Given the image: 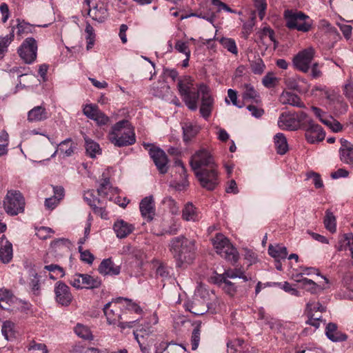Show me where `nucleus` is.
I'll list each match as a JSON object with an SVG mask.
<instances>
[{"mask_svg": "<svg viewBox=\"0 0 353 353\" xmlns=\"http://www.w3.org/2000/svg\"><path fill=\"white\" fill-rule=\"evenodd\" d=\"M201 335V324H198L193 330L191 336L192 350H196L199 344Z\"/></svg>", "mask_w": 353, "mask_h": 353, "instance_id": "4d7b16f0", "label": "nucleus"}, {"mask_svg": "<svg viewBox=\"0 0 353 353\" xmlns=\"http://www.w3.org/2000/svg\"><path fill=\"white\" fill-rule=\"evenodd\" d=\"M122 305H124L123 298H119L115 301L109 302L104 305V314L106 316L108 324H118V326L121 329L131 328L137 320L122 321L124 319Z\"/></svg>", "mask_w": 353, "mask_h": 353, "instance_id": "20e7f679", "label": "nucleus"}, {"mask_svg": "<svg viewBox=\"0 0 353 353\" xmlns=\"http://www.w3.org/2000/svg\"><path fill=\"white\" fill-rule=\"evenodd\" d=\"M217 167L203 168L194 172L201 186L208 191L214 190L219 184Z\"/></svg>", "mask_w": 353, "mask_h": 353, "instance_id": "1a4fd4ad", "label": "nucleus"}, {"mask_svg": "<svg viewBox=\"0 0 353 353\" xmlns=\"http://www.w3.org/2000/svg\"><path fill=\"white\" fill-rule=\"evenodd\" d=\"M183 139L185 143L190 142L199 132L201 128L190 122L185 123L182 127Z\"/></svg>", "mask_w": 353, "mask_h": 353, "instance_id": "cd10ccee", "label": "nucleus"}, {"mask_svg": "<svg viewBox=\"0 0 353 353\" xmlns=\"http://www.w3.org/2000/svg\"><path fill=\"white\" fill-rule=\"evenodd\" d=\"M305 139L310 143H315L325 139V132L321 125L314 121H310L308 126H305Z\"/></svg>", "mask_w": 353, "mask_h": 353, "instance_id": "dca6fc26", "label": "nucleus"}, {"mask_svg": "<svg viewBox=\"0 0 353 353\" xmlns=\"http://www.w3.org/2000/svg\"><path fill=\"white\" fill-rule=\"evenodd\" d=\"M295 118L299 121V128L302 126L304 129L305 126H308L310 121H313L311 119L309 118L308 115L303 112L300 111L295 114Z\"/></svg>", "mask_w": 353, "mask_h": 353, "instance_id": "e2e57ef3", "label": "nucleus"}, {"mask_svg": "<svg viewBox=\"0 0 353 353\" xmlns=\"http://www.w3.org/2000/svg\"><path fill=\"white\" fill-rule=\"evenodd\" d=\"M74 332L79 337L84 340L92 341L94 339V336L90 328L81 323H77L76 325L74 327Z\"/></svg>", "mask_w": 353, "mask_h": 353, "instance_id": "58836bf2", "label": "nucleus"}, {"mask_svg": "<svg viewBox=\"0 0 353 353\" xmlns=\"http://www.w3.org/2000/svg\"><path fill=\"white\" fill-rule=\"evenodd\" d=\"M55 301L62 306H68L72 301L73 296L69 286L62 281H57L54 289Z\"/></svg>", "mask_w": 353, "mask_h": 353, "instance_id": "4468645a", "label": "nucleus"}, {"mask_svg": "<svg viewBox=\"0 0 353 353\" xmlns=\"http://www.w3.org/2000/svg\"><path fill=\"white\" fill-rule=\"evenodd\" d=\"M255 11L252 13L250 20L243 25V33L247 37L252 32L253 27L255 25Z\"/></svg>", "mask_w": 353, "mask_h": 353, "instance_id": "69168bd1", "label": "nucleus"}, {"mask_svg": "<svg viewBox=\"0 0 353 353\" xmlns=\"http://www.w3.org/2000/svg\"><path fill=\"white\" fill-rule=\"evenodd\" d=\"M123 303L124 305H122V307H125L123 314L124 319L126 321H128L127 316L129 312H134L136 314H141L142 312L141 308L137 303L132 302L129 299L123 298Z\"/></svg>", "mask_w": 353, "mask_h": 353, "instance_id": "ea45409f", "label": "nucleus"}, {"mask_svg": "<svg viewBox=\"0 0 353 353\" xmlns=\"http://www.w3.org/2000/svg\"><path fill=\"white\" fill-rule=\"evenodd\" d=\"M315 50L312 47L307 48L294 56L293 58V65L297 70L306 73L310 70Z\"/></svg>", "mask_w": 353, "mask_h": 353, "instance_id": "f8f14e48", "label": "nucleus"}, {"mask_svg": "<svg viewBox=\"0 0 353 353\" xmlns=\"http://www.w3.org/2000/svg\"><path fill=\"white\" fill-rule=\"evenodd\" d=\"M134 226L123 220H117L113 225L116 235L119 239L126 237L134 230Z\"/></svg>", "mask_w": 353, "mask_h": 353, "instance_id": "393cba45", "label": "nucleus"}, {"mask_svg": "<svg viewBox=\"0 0 353 353\" xmlns=\"http://www.w3.org/2000/svg\"><path fill=\"white\" fill-rule=\"evenodd\" d=\"M278 126L283 130H296L299 129V121L295 114L283 112L279 117Z\"/></svg>", "mask_w": 353, "mask_h": 353, "instance_id": "a211bd4d", "label": "nucleus"}, {"mask_svg": "<svg viewBox=\"0 0 353 353\" xmlns=\"http://www.w3.org/2000/svg\"><path fill=\"white\" fill-rule=\"evenodd\" d=\"M182 218L187 221H196L199 216L196 208L190 203H187L182 211Z\"/></svg>", "mask_w": 353, "mask_h": 353, "instance_id": "f704fd0d", "label": "nucleus"}, {"mask_svg": "<svg viewBox=\"0 0 353 353\" xmlns=\"http://www.w3.org/2000/svg\"><path fill=\"white\" fill-rule=\"evenodd\" d=\"M268 253L276 260L285 259L288 256L286 247L281 244H276L275 245H270L268 247Z\"/></svg>", "mask_w": 353, "mask_h": 353, "instance_id": "2f4dec72", "label": "nucleus"}, {"mask_svg": "<svg viewBox=\"0 0 353 353\" xmlns=\"http://www.w3.org/2000/svg\"><path fill=\"white\" fill-rule=\"evenodd\" d=\"M70 284L77 290H93L100 288L101 280L88 274H75L69 279Z\"/></svg>", "mask_w": 353, "mask_h": 353, "instance_id": "9d476101", "label": "nucleus"}, {"mask_svg": "<svg viewBox=\"0 0 353 353\" xmlns=\"http://www.w3.org/2000/svg\"><path fill=\"white\" fill-rule=\"evenodd\" d=\"M25 199L19 190H9L3 201L6 212L10 216L22 213L25 208Z\"/></svg>", "mask_w": 353, "mask_h": 353, "instance_id": "0eeeda50", "label": "nucleus"}, {"mask_svg": "<svg viewBox=\"0 0 353 353\" xmlns=\"http://www.w3.org/2000/svg\"><path fill=\"white\" fill-rule=\"evenodd\" d=\"M185 348L173 342H161L156 346L155 353H185Z\"/></svg>", "mask_w": 353, "mask_h": 353, "instance_id": "5701e85b", "label": "nucleus"}, {"mask_svg": "<svg viewBox=\"0 0 353 353\" xmlns=\"http://www.w3.org/2000/svg\"><path fill=\"white\" fill-rule=\"evenodd\" d=\"M259 37L262 40L265 37H268L270 40L274 43V47L278 46V41L275 37V32L270 26H265L259 32Z\"/></svg>", "mask_w": 353, "mask_h": 353, "instance_id": "49530a36", "label": "nucleus"}, {"mask_svg": "<svg viewBox=\"0 0 353 353\" xmlns=\"http://www.w3.org/2000/svg\"><path fill=\"white\" fill-rule=\"evenodd\" d=\"M296 281L302 283L303 288L311 294H318L325 288V287L319 285L312 280L307 278L297 279Z\"/></svg>", "mask_w": 353, "mask_h": 353, "instance_id": "e433bc0d", "label": "nucleus"}, {"mask_svg": "<svg viewBox=\"0 0 353 353\" xmlns=\"http://www.w3.org/2000/svg\"><path fill=\"white\" fill-rule=\"evenodd\" d=\"M323 123L328 126L334 132H340L343 129V125L331 117H326L325 120L323 121Z\"/></svg>", "mask_w": 353, "mask_h": 353, "instance_id": "13d9d810", "label": "nucleus"}, {"mask_svg": "<svg viewBox=\"0 0 353 353\" xmlns=\"http://www.w3.org/2000/svg\"><path fill=\"white\" fill-rule=\"evenodd\" d=\"M17 35L21 36L24 34L32 33L34 29V26L30 25L28 23L25 22L24 21H21L19 19H17Z\"/></svg>", "mask_w": 353, "mask_h": 353, "instance_id": "3c124183", "label": "nucleus"}, {"mask_svg": "<svg viewBox=\"0 0 353 353\" xmlns=\"http://www.w3.org/2000/svg\"><path fill=\"white\" fill-rule=\"evenodd\" d=\"M12 244L5 238V235H2L0 238V261L8 263L12 259Z\"/></svg>", "mask_w": 353, "mask_h": 353, "instance_id": "aec40b11", "label": "nucleus"}, {"mask_svg": "<svg viewBox=\"0 0 353 353\" xmlns=\"http://www.w3.org/2000/svg\"><path fill=\"white\" fill-rule=\"evenodd\" d=\"M1 332L8 341L15 338L14 323L10 321H4L2 325Z\"/></svg>", "mask_w": 353, "mask_h": 353, "instance_id": "37998d69", "label": "nucleus"}, {"mask_svg": "<svg viewBox=\"0 0 353 353\" xmlns=\"http://www.w3.org/2000/svg\"><path fill=\"white\" fill-rule=\"evenodd\" d=\"M38 45L33 37L26 38L17 50L19 57L26 64L33 63L37 57Z\"/></svg>", "mask_w": 353, "mask_h": 353, "instance_id": "9b49d317", "label": "nucleus"}, {"mask_svg": "<svg viewBox=\"0 0 353 353\" xmlns=\"http://www.w3.org/2000/svg\"><path fill=\"white\" fill-rule=\"evenodd\" d=\"M83 199L92 208H94L97 204L101 205L100 199H97L92 191H86L83 195Z\"/></svg>", "mask_w": 353, "mask_h": 353, "instance_id": "052dcab7", "label": "nucleus"}, {"mask_svg": "<svg viewBox=\"0 0 353 353\" xmlns=\"http://www.w3.org/2000/svg\"><path fill=\"white\" fill-rule=\"evenodd\" d=\"M54 233L52 229L48 227H40L37 229L36 235L40 239L45 240L51 236V234Z\"/></svg>", "mask_w": 353, "mask_h": 353, "instance_id": "338daca9", "label": "nucleus"}, {"mask_svg": "<svg viewBox=\"0 0 353 353\" xmlns=\"http://www.w3.org/2000/svg\"><path fill=\"white\" fill-rule=\"evenodd\" d=\"M85 144L86 153L89 157L94 158L97 154H99L101 149L97 142L88 138H85Z\"/></svg>", "mask_w": 353, "mask_h": 353, "instance_id": "79ce46f5", "label": "nucleus"}, {"mask_svg": "<svg viewBox=\"0 0 353 353\" xmlns=\"http://www.w3.org/2000/svg\"><path fill=\"white\" fill-rule=\"evenodd\" d=\"M15 299V296L9 290L0 288V307L3 310H9Z\"/></svg>", "mask_w": 353, "mask_h": 353, "instance_id": "c85d7f7f", "label": "nucleus"}, {"mask_svg": "<svg viewBox=\"0 0 353 353\" xmlns=\"http://www.w3.org/2000/svg\"><path fill=\"white\" fill-rule=\"evenodd\" d=\"M253 1L254 6L259 12V17L261 20H263L267 9L266 0H252Z\"/></svg>", "mask_w": 353, "mask_h": 353, "instance_id": "bf43d9fd", "label": "nucleus"}, {"mask_svg": "<svg viewBox=\"0 0 353 353\" xmlns=\"http://www.w3.org/2000/svg\"><path fill=\"white\" fill-rule=\"evenodd\" d=\"M149 333V328L137 329L134 331L135 339L137 341L142 353H150V346L143 341L144 337L148 336Z\"/></svg>", "mask_w": 353, "mask_h": 353, "instance_id": "c756f323", "label": "nucleus"}, {"mask_svg": "<svg viewBox=\"0 0 353 353\" xmlns=\"http://www.w3.org/2000/svg\"><path fill=\"white\" fill-rule=\"evenodd\" d=\"M14 29L15 27L12 26L11 28V31L8 35H6L3 37H0V47L3 48L4 49H6L8 50V46L11 43V42L13 41L14 37Z\"/></svg>", "mask_w": 353, "mask_h": 353, "instance_id": "0e129e2a", "label": "nucleus"}, {"mask_svg": "<svg viewBox=\"0 0 353 353\" xmlns=\"http://www.w3.org/2000/svg\"><path fill=\"white\" fill-rule=\"evenodd\" d=\"M228 279H235L239 278L243 280V281H248L251 279V276L246 275L245 272L241 268L229 269L222 274Z\"/></svg>", "mask_w": 353, "mask_h": 353, "instance_id": "a19ab883", "label": "nucleus"}, {"mask_svg": "<svg viewBox=\"0 0 353 353\" xmlns=\"http://www.w3.org/2000/svg\"><path fill=\"white\" fill-rule=\"evenodd\" d=\"M325 228L332 233H334L336 230V218L333 213L329 210L326 211L325 216L324 219Z\"/></svg>", "mask_w": 353, "mask_h": 353, "instance_id": "a18cd8bd", "label": "nucleus"}, {"mask_svg": "<svg viewBox=\"0 0 353 353\" xmlns=\"http://www.w3.org/2000/svg\"><path fill=\"white\" fill-rule=\"evenodd\" d=\"M140 212L142 216L150 221L155 215L154 201L152 196L143 198L139 204Z\"/></svg>", "mask_w": 353, "mask_h": 353, "instance_id": "6ab92c4d", "label": "nucleus"}, {"mask_svg": "<svg viewBox=\"0 0 353 353\" xmlns=\"http://www.w3.org/2000/svg\"><path fill=\"white\" fill-rule=\"evenodd\" d=\"M217 283L230 296H234L236 291L234 283L230 281L224 275H219L217 279Z\"/></svg>", "mask_w": 353, "mask_h": 353, "instance_id": "72a5a7b5", "label": "nucleus"}, {"mask_svg": "<svg viewBox=\"0 0 353 353\" xmlns=\"http://www.w3.org/2000/svg\"><path fill=\"white\" fill-rule=\"evenodd\" d=\"M44 268L51 272L49 274V278L52 280H55L58 277H63L65 275L63 269L58 265L50 264L46 265Z\"/></svg>", "mask_w": 353, "mask_h": 353, "instance_id": "de8ad7c7", "label": "nucleus"}, {"mask_svg": "<svg viewBox=\"0 0 353 353\" xmlns=\"http://www.w3.org/2000/svg\"><path fill=\"white\" fill-rule=\"evenodd\" d=\"M325 334L327 337L333 342L345 341L347 336L338 330L336 324L329 323L325 328Z\"/></svg>", "mask_w": 353, "mask_h": 353, "instance_id": "b1692460", "label": "nucleus"}, {"mask_svg": "<svg viewBox=\"0 0 353 353\" xmlns=\"http://www.w3.org/2000/svg\"><path fill=\"white\" fill-rule=\"evenodd\" d=\"M193 86V80L190 77H185L179 79L177 83V88L183 102L191 110L194 111L197 109L199 94H201L199 111L201 116L205 119H208L211 115L214 104L210 88L204 83L199 84L196 90Z\"/></svg>", "mask_w": 353, "mask_h": 353, "instance_id": "f257e3e1", "label": "nucleus"}, {"mask_svg": "<svg viewBox=\"0 0 353 353\" xmlns=\"http://www.w3.org/2000/svg\"><path fill=\"white\" fill-rule=\"evenodd\" d=\"M149 154L159 172L165 174L168 169V159L165 152L159 148L152 147L150 149Z\"/></svg>", "mask_w": 353, "mask_h": 353, "instance_id": "2eb2a0df", "label": "nucleus"}, {"mask_svg": "<svg viewBox=\"0 0 353 353\" xmlns=\"http://www.w3.org/2000/svg\"><path fill=\"white\" fill-rule=\"evenodd\" d=\"M49 117V113L43 105L35 106L28 112V121L31 123L41 122Z\"/></svg>", "mask_w": 353, "mask_h": 353, "instance_id": "4be33fe9", "label": "nucleus"}, {"mask_svg": "<svg viewBox=\"0 0 353 353\" xmlns=\"http://www.w3.org/2000/svg\"><path fill=\"white\" fill-rule=\"evenodd\" d=\"M265 65L261 58H257L250 62V68L255 74H261L263 73Z\"/></svg>", "mask_w": 353, "mask_h": 353, "instance_id": "5fc2aeb1", "label": "nucleus"}, {"mask_svg": "<svg viewBox=\"0 0 353 353\" xmlns=\"http://www.w3.org/2000/svg\"><path fill=\"white\" fill-rule=\"evenodd\" d=\"M192 170L196 172L203 168L208 169L217 167L214 158L210 152L206 149L201 148L194 152L190 161Z\"/></svg>", "mask_w": 353, "mask_h": 353, "instance_id": "6e6552de", "label": "nucleus"}, {"mask_svg": "<svg viewBox=\"0 0 353 353\" xmlns=\"http://www.w3.org/2000/svg\"><path fill=\"white\" fill-rule=\"evenodd\" d=\"M286 26L290 30L307 32L310 30L312 23L310 17L301 11L286 10L284 13Z\"/></svg>", "mask_w": 353, "mask_h": 353, "instance_id": "423d86ee", "label": "nucleus"}, {"mask_svg": "<svg viewBox=\"0 0 353 353\" xmlns=\"http://www.w3.org/2000/svg\"><path fill=\"white\" fill-rule=\"evenodd\" d=\"M211 241L218 254L233 263L237 262L239 252L224 234L221 233L216 234Z\"/></svg>", "mask_w": 353, "mask_h": 353, "instance_id": "39448f33", "label": "nucleus"}, {"mask_svg": "<svg viewBox=\"0 0 353 353\" xmlns=\"http://www.w3.org/2000/svg\"><path fill=\"white\" fill-rule=\"evenodd\" d=\"M92 120L100 126L107 125L110 122V118L100 110Z\"/></svg>", "mask_w": 353, "mask_h": 353, "instance_id": "774afa93", "label": "nucleus"}, {"mask_svg": "<svg viewBox=\"0 0 353 353\" xmlns=\"http://www.w3.org/2000/svg\"><path fill=\"white\" fill-rule=\"evenodd\" d=\"M242 97L244 100H252L256 103L259 101V94L254 87L250 83H245L242 85Z\"/></svg>", "mask_w": 353, "mask_h": 353, "instance_id": "473e14b6", "label": "nucleus"}, {"mask_svg": "<svg viewBox=\"0 0 353 353\" xmlns=\"http://www.w3.org/2000/svg\"><path fill=\"white\" fill-rule=\"evenodd\" d=\"M212 5L214 6V9H216L217 12H221V11H225L230 13H237V12L234 10L230 8L226 3L221 1V0H210ZM239 14H241V12H239Z\"/></svg>", "mask_w": 353, "mask_h": 353, "instance_id": "864d4df0", "label": "nucleus"}, {"mask_svg": "<svg viewBox=\"0 0 353 353\" xmlns=\"http://www.w3.org/2000/svg\"><path fill=\"white\" fill-rule=\"evenodd\" d=\"M353 239L352 233L344 234L339 240L337 250L345 251L350 250L351 251L353 259V247L351 245V241Z\"/></svg>", "mask_w": 353, "mask_h": 353, "instance_id": "4c0bfd02", "label": "nucleus"}, {"mask_svg": "<svg viewBox=\"0 0 353 353\" xmlns=\"http://www.w3.org/2000/svg\"><path fill=\"white\" fill-rule=\"evenodd\" d=\"M56 145L57 149L52 154L51 157H54L59 151L63 153L66 157H70L74 154L76 148L70 138L62 141L59 144L56 143Z\"/></svg>", "mask_w": 353, "mask_h": 353, "instance_id": "a878e982", "label": "nucleus"}, {"mask_svg": "<svg viewBox=\"0 0 353 353\" xmlns=\"http://www.w3.org/2000/svg\"><path fill=\"white\" fill-rule=\"evenodd\" d=\"M186 309L194 315H203L207 312V306L204 301L195 299L186 305Z\"/></svg>", "mask_w": 353, "mask_h": 353, "instance_id": "7c9ffc66", "label": "nucleus"}, {"mask_svg": "<svg viewBox=\"0 0 353 353\" xmlns=\"http://www.w3.org/2000/svg\"><path fill=\"white\" fill-rule=\"evenodd\" d=\"M108 138L112 144L119 148L131 145L136 142L134 128L126 119L119 121L112 126Z\"/></svg>", "mask_w": 353, "mask_h": 353, "instance_id": "7ed1b4c3", "label": "nucleus"}, {"mask_svg": "<svg viewBox=\"0 0 353 353\" xmlns=\"http://www.w3.org/2000/svg\"><path fill=\"white\" fill-rule=\"evenodd\" d=\"M84 5L88 8V14L94 21L103 22L108 17V11L99 0H85Z\"/></svg>", "mask_w": 353, "mask_h": 353, "instance_id": "ddd939ff", "label": "nucleus"}, {"mask_svg": "<svg viewBox=\"0 0 353 353\" xmlns=\"http://www.w3.org/2000/svg\"><path fill=\"white\" fill-rule=\"evenodd\" d=\"M221 44L223 47L227 49L228 51L232 53L233 54H238V49L235 41L231 38H222L220 40Z\"/></svg>", "mask_w": 353, "mask_h": 353, "instance_id": "603ef678", "label": "nucleus"}, {"mask_svg": "<svg viewBox=\"0 0 353 353\" xmlns=\"http://www.w3.org/2000/svg\"><path fill=\"white\" fill-rule=\"evenodd\" d=\"M99 109L97 105L94 104H87L84 105L83 108V113L88 119H93L95 115L99 112Z\"/></svg>", "mask_w": 353, "mask_h": 353, "instance_id": "680f3d73", "label": "nucleus"}, {"mask_svg": "<svg viewBox=\"0 0 353 353\" xmlns=\"http://www.w3.org/2000/svg\"><path fill=\"white\" fill-rule=\"evenodd\" d=\"M112 187L111 185L110 179L108 177L103 178L99 183V186L97 188V192L99 196L106 197L108 193L112 190Z\"/></svg>", "mask_w": 353, "mask_h": 353, "instance_id": "09e8293b", "label": "nucleus"}, {"mask_svg": "<svg viewBox=\"0 0 353 353\" xmlns=\"http://www.w3.org/2000/svg\"><path fill=\"white\" fill-rule=\"evenodd\" d=\"M280 101L283 104H289L298 108H305V104L300 97L297 94L290 92H283L280 97Z\"/></svg>", "mask_w": 353, "mask_h": 353, "instance_id": "bb28decb", "label": "nucleus"}, {"mask_svg": "<svg viewBox=\"0 0 353 353\" xmlns=\"http://www.w3.org/2000/svg\"><path fill=\"white\" fill-rule=\"evenodd\" d=\"M244 343V341L240 339H235L232 341H229L227 343V352L228 353H240L241 347Z\"/></svg>", "mask_w": 353, "mask_h": 353, "instance_id": "8fccbe9b", "label": "nucleus"}, {"mask_svg": "<svg viewBox=\"0 0 353 353\" xmlns=\"http://www.w3.org/2000/svg\"><path fill=\"white\" fill-rule=\"evenodd\" d=\"M325 307L321 305L319 302L310 301L306 304L305 312H320L323 313L325 312Z\"/></svg>", "mask_w": 353, "mask_h": 353, "instance_id": "6e6d98bb", "label": "nucleus"}, {"mask_svg": "<svg viewBox=\"0 0 353 353\" xmlns=\"http://www.w3.org/2000/svg\"><path fill=\"white\" fill-rule=\"evenodd\" d=\"M174 164H175V166L176 168H178V172L180 173L181 174H183V177L184 179V181L183 182L181 183V184H177L176 186H175V188L177 190H183L185 187H187L188 185V182L186 179L187 178V174H186V168L183 164V163L181 161V160H176L175 162H174Z\"/></svg>", "mask_w": 353, "mask_h": 353, "instance_id": "c03bdc74", "label": "nucleus"}, {"mask_svg": "<svg viewBox=\"0 0 353 353\" xmlns=\"http://www.w3.org/2000/svg\"><path fill=\"white\" fill-rule=\"evenodd\" d=\"M274 144L276 152L279 154H284L288 150V144L286 137L283 133H277L274 137Z\"/></svg>", "mask_w": 353, "mask_h": 353, "instance_id": "c9c22d12", "label": "nucleus"}, {"mask_svg": "<svg viewBox=\"0 0 353 353\" xmlns=\"http://www.w3.org/2000/svg\"><path fill=\"white\" fill-rule=\"evenodd\" d=\"M339 142L340 160L345 164L353 166V144L345 139H341Z\"/></svg>", "mask_w": 353, "mask_h": 353, "instance_id": "f3484780", "label": "nucleus"}, {"mask_svg": "<svg viewBox=\"0 0 353 353\" xmlns=\"http://www.w3.org/2000/svg\"><path fill=\"white\" fill-rule=\"evenodd\" d=\"M169 250L178 266L190 264L196 257V241L181 235L172 239L169 243Z\"/></svg>", "mask_w": 353, "mask_h": 353, "instance_id": "f03ea898", "label": "nucleus"}, {"mask_svg": "<svg viewBox=\"0 0 353 353\" xmlns=\"http://www.w3.org/2000/svg\"><path fill=\"white\" fill-rule=\"evenodd\" d=\"M100 274L103 275L116 276L119 274L121 268L119 265L114 264L110 258L103 259L98 268Z\"/></svg>", "mask_w": 353, "mask_h": 353, "instance_id": "412c9836", "label": "nucleus"}]
</instances>
